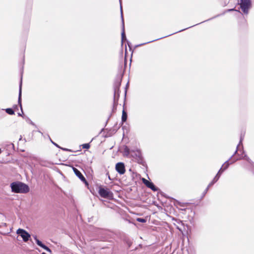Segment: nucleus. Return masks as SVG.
I'll return each instance as SVG.
<instances>
[{
    "instance_id": "nucleus-1",
    "label": "nucleus",
    "mask_w": 254,
    "mask_h": 254,
    "mask_svg": "<svg viewBox=\"0 0 254 254\" xmlns=\"http://www.w3.org/2000/svg\"><path fill=\"white\" fill-rule=\"evenodd\" d=\"M10 187L12 191L15 193H26L29 190L27 185L19 182L11 183Z\"/></svg>"
},
{
    "instance_id": "nucleus-2",
    "label": "nucleus",
    "mask_w": 254,
    "mask_h": 254,
    "mask_svg": "<svg viewBox=\"0 0 254 254\" xmlns=\"http://www.w3.org/2000/svg\"><path fill=\"white\" fill-rule=\"evenodd\" d=\"M229 165V163L228 162V161H227L222 165V167L219 170V172H218L216 176L214 177L213 180L208 185V187H210L211 186H212L214 183H215L218 180L220 176V174L228 167Z\"/></svg>"
},
{
    "instance_id": "nucleus-3",
    "label": "nucleus",
    "mask_w": 254,
    "mask_h": 254,
    "mask_svg": "<svg viewBox=\"0 0 254 254\" xmlns=\"http://www.w3.org/2000/svg\"><path fill=\"white\" fill-rule=\"evenodd\" d=\"M240 4L241 8L243 12L247 14L248 13L249 9L251 7V0H241Z\"/></svg>"
},
{
    "instance_id": "nucleus-4",
    "label": "nucleus",
    "mask_w": 254,
    "mask_h": 254,
    "mask_svg": "<svg viewBox=\"0 0 254 254\" xmlns=\"http://www.w3.org/2000/svg\"><path fill=\"white\" fill-rule=\"evenodd\" d=\"M98 193L101 197L104 198H111L113 197V193L107 189L100 187L99 189Z\"/></svg>"
},
{
    "instance_id": "nucleus-5",
    "label": "nucleus",
    "mask_w": 254,
    "mask_h": 254,
    "mask_svg": "<svg viewBox=\"0 0 254 254\" xmlns=\"http://www.w3.org/2000/svg\"><path fill=\"white\" fill-rule=\"evenodd\" d=\"M16 233L22 237L23 241L25 242H27L30 237V235L24 229H18Z\"/></svg>"
},
{
    "instance_id": "nucleus-6",
    "label": "nucleus",
    "mask_w": 254,
    "mask_h": 254,
    "mask_svg": "<svg viewBox=\"0 0 254 254\" xmlns=\"http://www.w3.org/2000/svg\"><path fill=\"white\" fill-rule=\"evenodd\" d=\"M116 170L120 174H124L126 172L124 164L122 162L118 163L116 165Z\"/></svg>"
},
{
    "instance_id": "nucleus-7",
    "label": "nucleus",
    "mask_w": 254,
    "mask_h": 254,
    "mask_svg": "<svg viewBox=\"0 0 254 254\" xmlns=\"http://www.w3.org/2000/svg\"><path fill=\"white\" fill-rule=\"evenodd\" d=\"M120 10H121V17L122 20V42L123 41L126 39V35L125 32V24H124V21L123 18V8L122 6L121 5V3H120Z\"/></svg>"
},
{
    "instance_id": "nucleus-8",
    "label": "nucleus",
    "mask_w": 254,
    "mask_h": 254,
    "mask_svg": "<svg viewBox=\"0 0 254 254\" xmlns=\"http://www.w3.org/2000/svg\"><path fill=\"white\" fill-rule=\"evenodd\" d=\"M142 182L146 185L147 187L148 188H150L153 191H156L157 190V189L156 187L154 185V184L145 179V178L142 179Z\"/></svg>"
},
{
    "instance_id": "nucleus-9",
    "label": "nucleus",
    "mask_w": 254,
    "mask_h": 254,
    "mask_svg": "<svg viewBox=\"0 0 254 254\" xmlns=\"http://www.w3.org/2000/svg\"><path fill=\"white\" fill-rule=\"evenodd\" d=\"M72 170L75 174L79 178V179H80L83 182L87 183L85 178L77 169L74 167H72Z\"/></svg>"
},
{
    "instance_id": "nucleus-10",
    "label": "nucleus",
    "mask_w": 254,
    "mask_h": 254,
    "mask_svg": "<svg viewBox=\"0 0 254 254\" xmlns=\"http://www.w3.org/2000/svg\"><path fill=\"white\" fill-rule=\"evenodd\" d=\"M34 239H35L37 244L39 246L43 248L44 250H45L46 251H47L48 252H50V253L51 252V250L48 247H47L46 246L44 245L39 240H38L36 236L34 237Z\"/></svg>"
},
{
    "instance_id": "nucleus-11",
    "label": "nucleus",
    "mask_w": 254,
    "mask_h": 254,
    "mask_svg": "<svg viewBox=\"0 0 254 254\" xmlns=\"http://www.w3.org/2000/svg\"><path fill=\"white\" fill-rule=\"evenodd\" d=\"M21 92H22V78H21L19 84V95H18V104H19L21 109L22 110L21 105Z\"/></svg>"
},
{
    "instance_id": "nucleus-12",
    "label": "nucleus",
    "mask_w": 254,
    "mask_h": 254,
    "mask_svg": "<svg viewBox=\"0 0 254 254\" xmlns=\"http://www.w3.org/2000/svg\"><path fill=\"white\" fill-rule=\"evenodd\" d=\"M121 85V80H119L115 82L114 84V90L115 91V92H117L118 91H119L120 86Z\"/></svg>"
},
{
    "instance_id": "nucleus-13",
    "label": "nucleus",
    "mask_w": 254,
    "mask_h": 254,
    "mask_svg": "<svg viewBox=\"0 0 254 254\" xmlns=\"http://www.w3.org/2000/svg\"><path fill=\"white\" fill-rule=\"evenodd\" d=\"M120 96V93L119 91H118L117 92H115V91H114V103H117L118 99Z\"/></svg>"
},
{
    "instance_id": "nucleus-14",
    "label": "nucleus",
    "mask_w": 254,
    "mask_h": 254,
    "mask_svg": "<svg viewBox=\"0 0 254 254\" xmlns=\"http://www.w3.org/2000/svg\"><path fill=\"white\" fill-rule=\"evenodd\" d=\"M127 119V114L125 111V110H123V113H122V122H124L126 121Z\"/></svg>"
},
{
    "instance_id": "nucleus-15",
    "label": "nucleus",
    "mask_w": 254,
    "mask_h": 254,
    "mask_svg": "<svg viewBox=\"0 0 254 254\" xmlns=\"http://www.w3.org/2000/svg\"><path fill=\"white\" fill-rule=\"evenodd\" d=\"M5 111L9 115L14 114V111L11 108H7V109H5Z\"/></svg>"
},
{
    "instance_id": "nucleus-16",
    "label": "nucleus",
    "mask_w": 254,
    "mask_h": 254,
    "mask_svg": "<svg viewBox=\"0 0 254 254\" xmlns=\"http://www.w3.org/2000/svg\"><path fill=\"white\" fill-rule=\"evenodd\" d=\"M82 148L85 149H88L90 148V145L89 143H85L82 145Z\"/></svg>"
},
{
    "instance_id": "nucleus-17",
    "label": "nucleus",
    "mask_w": 254,
    "mask_h": 254,
    "mask_svg": "<svg viewBox=\"0 0 254 254\" xmlns=\"http://www.w3.org/2000/svg\"><path fill=\"white\" fill-rule=\"evenodd\" d=\"M136 220L138 222H141V223H145L146 221V220L145 219L141 218H138L136 219Z\"/></svg>"
},
{
    "instance_id": "nucleus-18",
    "label": "nucleus",
    "mask_w": 254,
    "mask_h": 254,
    "mask_svg": "<svg viewBox=\"0 0 254 254\" xmlns=\"http://www.w3.org/2000/svg\"><path fill=\"white\" fill-rule=\"evenodd\" d=\"M243 138H244V136H242V135H241V137H240V141L239 144H238V145L237 146V149L235 151V154H236V153H237V152H238V147H239V146L240 144L241 143V142H242V140H243Z\"/></svg>"
},
{
    "instance_id": "nucleus-19",
    "label": "nucleus",
    "mask_w": 254,
    "mask_h": 254,
    "mask_svg": "<svg viewBox=\"0 0 254 254\" xmlns=\"http://www.w3.org/2000/svg\"><path fill=\"white\" fill-rule=\"evenodd\" d=\"M242 158H246V159L249 162V158L246 156V155H245L244 156L240 157L239 158H238L237 160L240 159Z\"/></svg>"
},
{
    "instance_id": "nucleus-20",
    "label": "nucleus",
    "mask_w": 254,
    "mask_h": 254,
    "mask_svg": "<svg viewBox=\"0 0 254 254\" xmlns=\"http://www.w3.org/2000/svg\"><path fill=\"white\" fill-rule=\"evenodd\" d=\"M209 187H208V186H207V188L205 189L204 192V195L207 192L209 189Z\"/></svg>"
},
{
    "instance_id": "nucleus-21",
    "label": "nucleus",
    "mask_w": 254,
    "mask_h": 254,
    "mask_svg": "<svg viewBox=\"0 0 254 254\" xmlns=\"http://www.w3.org/2000/svg\"><path fill=\"white\" fill-rule=\"evenodd\" d=\"M209 187H208V186H207V188L205 189L204 192V195L207 192L209 189Z\"/></svg>"
},
{
    "instance_id": "nucleus-22",
    "label": "nucleus",
    "mask_w": 254,
    "mask_h": 254,
    "mask_svg": "<svg viewBox=\"0 0 254 254\" xmlns=\"http://www.w3.org/2000/svg\"><path fill=\"white\" fill-rule=\"evenodd\" d=\"M51 141L52 142V143L54 144L56 146H57L58 147H60L57 144L54 142L51 139Z\"/></svg>"
},
{
    "instance_id": "nucleus-23",
    "label": "nucleus",
    "mask_w": 254,
    "mask_h": 254,
    "mask_svg": "<svg viewBox=\"0 0 254 254\" xmlns=\"http://www.w3.org/2000/svg\"><path fill=\"white\" fill-rule=\"evenodd\" d=\"M63 150H68V149H66V148H62Z\"/></svg>"
},
{
    "instance_id": "nucleus-24",
    "label": "nucleus",
    "mask_w": 254,
    "mask_h": 254,
    "mask_svg": "<svg viewBox=\"0 0 254 254\" xmlns=\"http://www.w3.org/2000/svg\"><path fill=\"white\" fill-rule=\"evenodd\" d=\"M154 41V40H153V41ZM152 42V41H150V42H147V43H150V42Z\"/></svg>"
},
{
    "instance_id": "nucleus-25",
    "label": "nucleus",
    "mask_w": 254,
    "mask_h": 254,
    "mask_svg": "<svg viewBox=\"0 0 254 254\" xmlns=\"http://www.w3.org/2000/svg\"><path fill=\"white\" fill-rule=\"evenodd\" d=\"M18 116H21V114L19 113Z\"/></svg>"
},
{
    "instance_id": "nucleus-26",
    "label": "nucleus",
    "mask_w": 254,
    "mask_h": 254,
    "mask_svg": "<svg viewBox=\"0 0 254 254\" xmlns=\"http://www.w3.org/2000/svg\"><path fill=\"white\" fill-rule=\"evenodd\" d=\"M1 149L0 148V153H1Z\"/></svg>"
},
{
    "instance_id": "nucleus-27",
    "label": "nucleus",
    "mask_w": 254,
    "mask_h": 254,
    "mask_svg": "<svg viewBox=\"0 0 254 254\" xmlns=\"http://www.w3.org/2000/svg\"><path fill=\"white\" fill-rule=\"evenodd\" d=\"M42 254H46L45 253H43Z\"/></svg>"
}]
</instances>
